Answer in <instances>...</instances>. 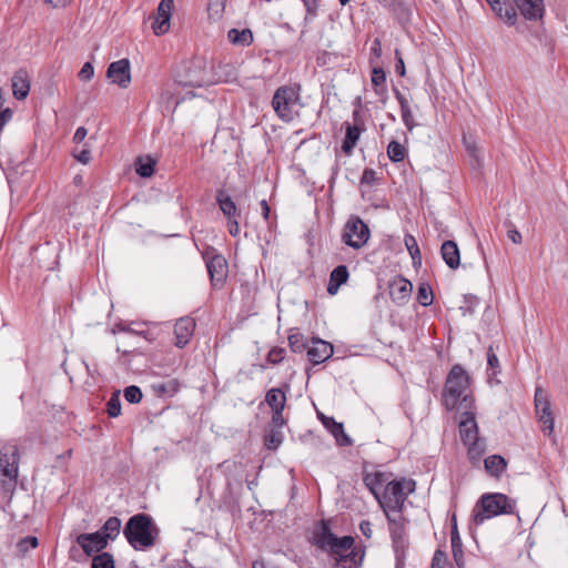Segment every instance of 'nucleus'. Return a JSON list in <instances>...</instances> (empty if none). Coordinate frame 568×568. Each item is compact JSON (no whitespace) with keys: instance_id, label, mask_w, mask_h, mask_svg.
<instances>
[{"instance_id":"60","label":"nucleus","mask_w":568,"mask_h":568,"mask_svg":"<svg viewBox=\"0 0 568 568\" xmlns=\"http://www.w3.org/2000/svg\"><path fill=\"white\" fill-rule=\"evenodd\" d=\"M306 7V10L311 14H315V10L317 7V0H303Z\"/></svg>"},{"instance_id":"10","label":"nucleus","mask_w":568,"mask_h":568,"mask_svg":"<svg viewBox=\"0 0 568 568\" xmlns=\"http://www.w3.org/2000/svg\"><path fill=\"white\" fill-rule=\"evenodd\" d=\"M535 406L537 415L539 417V422L542 424V430L548 432V434L550 435L554 432L555 423L550 409V404L541 388L536 389Z\"/></svg>"},{"instance_id":"57","label":"nucleus","mask_w":568,"mask_h":568,"mask_svg":"<svg viewBox=\"0 0 568 568\" xmlns=\"http://www.w3.org/2000/svg\"><path fill=\"white\" fill-rule=\"evenodd\" d=\"M87 134H88V130L83 126H80L77 129V131L73 135V141L77 143H80L85 139Z\"/></svg>"},{"instance_id":"44","label":"nucleus","mask_w":568,"mask_h":568,"mask_svg":"<svg viewBox=\"0 0 568 568\" xmlns=\"http://www.w3.org/2000/svg\"><path fill=\"white\" fill-rule=\"evenodd\" d=\"M124 398L131 404L140 403L142 399V392L138 386H129L124 389Z\"/></svg>"},{"instance_id":"55","label":"nucleus","mask_w":568,"mask_h":568,"mask_svg":"<svg viewBox=\"0 0 568 568\" xmlns=\"http://www.w3.org/2000/svg\"><path fill=\"white\" fill-rule=\"evenodd\" d=\"M359 529H361V532L366 537V538H371L372 537V534H373V529H372V524L367 520H363L361 524H359Z\"/></svg>"},{"instance_id":"6","label":"nucleus","mask_w":568,"mask_h":568,"mask_svg":"<svg viewBox=\"0 0 568 568\" xmlns=\"http://www.w3.org/2000/svg\"><path fill=\"white\" fill-rule=\"evenodd\" d=\"M19 471V455L16 445H3L0 448V481L9 489L17 483Z\"/></svg>"},{"instance_id":"39","label":"nucleus","mask_w":568,"mask_h":568,"mask_svg":"<svg viewBox=\"0 0 568 568\" xmlns=\"http://www.w3.org/2000/svg\"><path fill=\"white\" fill-rule=\"evenodd\" d=\"M92 568H114L113 557L109 552L97 555L92 560Z\"/></svg>"},{"instance_id":"48","label":"nucleus","mask_w":568,"mask_h":568,"mask_svg":"<svg viewBox=\"0 0 568 568\" xmlns=\"http://www.w3.org/2000/svg\"><path fill=\"white\" fill-rule=\"evenodd\" d=\"M285 349L281 347H274L267 355V361L272 364H278L284 359Z\"/></svg>"},{"instance_id":"21","label":"nucleus","mask_w":568,"mask_h":568,"mask_svg":"<svg viewBox=\"0 0 568 568\" xmlns=\"http://www.w3.org/2000/svg\"><path fill=\"white\" fill-rule=\"evenodd\" d=\"M30 91V80L27 71L19 70L12 78V93L16 99L23 100Z\"/></svg>"},{"instance_id":"18","label":"nucleus","mask_w":568,"mask_h":568,"mask_svg":"<svg viewBox=\"0 0 568 568\" xmlns=\"http://www.w3.org/2000/svg\"><path fill=\"white\" fill-rule=\"evenodd\" d=\"M412 291V283L404 277L395 278L389 285L390 297L397 303H405L410 296Z\"/></svg>"},{"instance_id":"59","label":"nucleus","mask_w":568,"mask_h":568,"mask_svg":"<svg viewBox=\"0 0 568 568\" xmlns=\"http://www.w3.org/2000/svg\"><path fill=\"white\" fill-rule=\"evenodd\" d=\"M11 115L12 112L10 109L0 111V131L2 130L3 125L11 119Z\"/></svg>"},{"instance_id":"36","label":"nucleus","mask_w":568,"mask_h":568,"mask_svg":"<svg viewBox=\"0 0 568 568\" xmlns=\"http://www.w3.org/2000/svg\"><path fill=\"white\" fill-rule=\"evenodd\" d=\"M387 155L393 162H400L406 155V150L399 142L392 141L387 146Z\"/></svg>"},{"instance_id":"30","label":"nucleus","mask_w":568,"mask_h":568,"mask_svg":"<svg viewBox=\"0 0 568 568\" xmlns=\"http://www.w3.org/2000/svg\"><path fill=\"white\" fill-rule=\"evenodd\" d=\"M216 201L223 214L227 219H234L237 212L236 205L224 191H220L216 196Z\"/></svg>"},{"instance_id":"38","label":"nucleus","mask_w":568,"mask_h":568,"mask_svg":"<svg viewBox=\"0 0 568 568\" xmlns=\"http://www.w3.org/2000/svg\"><path fill=\"white\" fill-rule=\"evenodd\" d=\"M155 162L152 159H146L145 161L139 159L136 163V173L142 178H150L154 172Z\"/></svg>"},{"instance_id":"62","label":"nucleus","mask_w":568,"mask_h":568,"mask_svg":"<svg viewBox=\"0 0 568 568\" xmlns=\"http://www.w3.org/2000/svg\"><path fill=\"white\" fill-rule=\"evenodd\" d=\"M341 285H336L335 282H332L329 280V283H328V286H327V292L331 294V295H334L337 293L338 288H339Z\"/></svg>"},{"instance_id":"32","label":"nucleus","mask_w":568,"mask_h":568,"mask_svg":"<svg viewBox=\"0 0 568 568\" xmlns=\"http://www.w3.org/2000/svg\"><path fill=\"white\" fill-rule=\"evenodd\" d=\"M359 135H361V130L357 126L347 124L345 139H344L343 145H342V150L346 154L352 153L354 146L356 145V143L359 139Z\"/></svg>"},{"instance_id":"4","label":"nucleus","mask_w":568,"mask_h":568,"mask_svg":"<svg viewBox=\"0 0 568 568\" xmlns=\"http://www.w3.org/2000/svg\"><path fill=\"white\" fill-rule=\"evenodd\" d=\"M515 504L504 494H486L481 496L479 503L474 509V521L477 525L483 524L486 519L501 515L513 514Z\"/></svg>"},{"instance_id":"23","label":"nucleus","mask_w":568,"mask_h":568,"mask_svg":"<svg viewBox=\"0 0 568 568\" xmlns=\"http://www.w3.org/2000/svg\"><path fill=\"white\" fill-rule=\"evenodd\" d=\"M442 256L448 267L456 270L460 264V254L454 241H445L442 244Z\"/></svg>"},{"instance_id":"47","label":"nucleus","mask_w":568,"mask_h":568,"mask_svg":"<svg viewBox=\"0 0 568 568\" xmlns=\"http://www.w3.org/2000/svg\"><path fill=\"white\" fill-rule=\"evenodd\" d=\"M38 546V538L34 537V536H28L23 539H21L18 544H17V547H18V550L21 552V554H24L27 552L29 549H33Z\"/></svg>"},{"instance_id":"9","label":"nucleus","mask_w":568,"mask_h":568,"mask_svg":"<svg viewBox=\"0 0 568 568\" xmlns=\"http://www.w3.org/2000/svg\"><path fill=\"white\" fill-rule=\"evenodd\" d=\"M458 413V428L464 444L477 439L478 425L476 422V407L470 409L456 410Z\"/></svg>"},{"instance_id":"49","label":"nucleus","mask_w":568,"mask_h":568,"mask_svg":"<svg viewBox=\"0 0 568 568\" xmlns=\"http://www.w3.org/2000/svg\"><path fill=\"white\" fill-rule=\"evenodd\" d=\"M78 75H79L80 80H82V81H90L94 75V68H93L92 63L85 62L82 65Z\"/></svg>"},{"instance_id":"1","label":"nucleus","mask_w":568,"mask_h":568,"mask_svg":"<svg viewBox=\"0 0 568 568\" xmlns=\"http://www.w3.org/2000/svg\"><path fill=\"white\" fill-rule=\"evenodd\" d=\"M471 378L466 369L455 364L445 381L442 403L447 410L475 408V398L470 392Z\"/></svg>"},{"instance_id":"42","label":"nucleus","mask_w":568,"mask_h":568,"mask_svg":"<svg viewBox=\"0 0 568 568\" xmlns=\"http://www.w3.org/2000/svg\"><path fill=\"white\" fill-rule=\"evenodd\" d=\"M347 278H348V271L345 265H338L337 267H335L333 270V272L331 273V277H329V280L332 282H335L336 285H342V284L346 283Z\"/></svg>"},{"instance_id":"33","label":"nucleus","mask_w":568,"mask_h":568,"mask_svg":"<svg viewBox=\"0 0 568 568\" xmlns=\"http://www.w3.org/2000/svg\"><path fill=\"white\" fill-rule=\"evenodd\" d=\"M384 474L383 473H369L364 476V484L369 489V491L375 496L378 500L381 497L378 494V488L384 484Z\"/></svg>"},{"instance_id":"41","label":"nucleus","mask_w":568,"mask_h":568,"mask_svg":"<svg viewBox=\"0 0 568 568\" xmlns=\"http://www.w3.org/2000/svg\"><path fill=\"white\" fill-rule=\"evenodd\" d=\"M226 0H210L207 4V11L211 18L220 19L224 11Z\"/></svg>"},{"instance_id":"5","label":"nucleus","mask_w":568,"mask_h":568,"mask_svg":"<svg viewBox=\"0 0 568 568\" xmlns=\"http://www.w3.org/2000/svg\"><path fill=\"white\" fill-rule=\"evenodd\" d=\"M415 486L416 484L413 479L402 478L389 481L383 495L378 498L381 507L386 514L388 511H400L406 497L415 490Z\"/></svg>"},{"instance_id":"25","label":"nucleus","mask_w":568,"mask_h":568,"mask_svg":"<svg viewBox=\"0 0 568 568\" xmlns=\"http://www.w3.org/2000/svg\"><path fill=\"white\" fill-rule=\"evenodd\" d=\"M486 471L494 476L499 477L506 469L507 463L504 457L499 455H491L484 460Z\"/></svg>"},{"instance_id":"56","label":"nucleus","mask_w":568,"mask_h":568,"mask_svg":"<svg viewBox=\"0 0 568 568\" xmlns=\"http://www.w3.org/2000/svg\"><path fill=\"white\" fill-rule=\"evenodd\" d=\"M507 236L514 244H520L523 242V236L516 229L509 230Z\"/></svg>"},{"instance_id":"53","label":"nucleus","mask_w":568,"mask_h":568,"mask_svg":"<svg viewBox=\"0 0 568 568\" xmlns=\"http://www.w3.org/2000/svg\"><path fill=\"white\" fill-rule=\"evenodd\" d=\"M395 55H396V59H397V63H396V72L400 75V77H404L405 75V64H404V60L403 58L400 57V53H399V50H395Z\"/></svg>"},{"instance_id":"20","label":"nucleus","mask_w":568,"mask_h":568,"mask_svg":"<svg viewBox=\"0 0 568 568\" xmlns=\"http://www.w3.org/2000/svg\"><path fill=\"white\" fill-rule=\"evenodd\" d=\"M323 425L331 432L335 437L336 442L341 446H351L353 444L351 437L344 432L342 423H337L333 417L321 415Z\"/></svg>"},{"instance_id":"26","label":"nucleus","mask_w":568,"mask_h":568,"mask_svg":"<svg viewBox=\"0 0 568 568\" xmlns=\"http://www.w3.org/2000/svg\"><path fill=\"white\" fill-rule=\"evenodd\" d=\"M396 99L398 100L399 105H400V113H402L403 122H404L405 126L409 131H412L415 128L416 123L414 120V115H413L409 102L399 91H396Z\"/></svg>"},{"instance_id":"16","label":"nucleus","mask_w":568,"mask_h":568,"mask_svg":"<svg viewBox=\"0 0 568 568\" xmlns=\"http://www.w3.org/2000/svg\"><path fill=\"white\" fill-rule=\"evenodd\" d=\"M333 346L322 339H313L312 345L307 347L308 359L314 364H321L333 355Z\"/></svg>"},{"instance_id":"37","label":"nucleus","mask_w":568,"mask_h":568,"mask_svg":"<svg viewBox=\"0 0 568 568\" xmlns=\"http://www.w3.org/2000/svg\"><path fill=\"white\" fill-rule=\"evenodd\" d=\"M433 300H434V295H433L432 287L426 283L420 284L418 287V291H417V301L423 306H428L433 303Z\"/></svg>"},{"instance_id":"45","label":"nucleus","mask_w":568,"mask_h":568,"mask_svg":"<svg viewBox=\"0 0 568 568\" xmlns=\"http://www.w3.org/2000/svg\"><path fill=\"white\" fill-rule=\"evenodd\" d=\"M430 568H452L448 562L447 555L442 550H436L433 557Z\"/></svg>"},{"instance_id":"19","label":"nucleus","mask_w":568,"mask_h":568,"mask_svg":"<svg viewBox=\"0 0 568 568\" xmlns=\"http://www.w3.org/2000/svg\"><path fill=\"white\" fill-rule=\"evenodd\" d=\"M521 14L529 20H537L542 17V0H513Z\"/></svg>"},{"instance_id":"8","label":"nucleus","mask_w":568,"mask_h":568,"mask_svg":"<svg viewBox=\"0 0 568 568\" xmlns=\"http://www.w3.org/2000/svg\"><path fill=\"white\" fill-rule=\"evenodd\" d=\"M343 242L353 248L363 247L369 239V229L358 216H352L345 224Z\"/></svg>"},{"instance_id":"7","label":"nucleus","mask_w":568,"mask_h":568,"mask_svg":"<svg viewBox=\"0 0 568 568\" xmlns=\"http://www.w3.org/2000/svg\"><path fill=\"white\" fill-rule=\"evenodd\" d=\"M315 545L321 549L329 551V554H339L345 551L353 546L354 538L351 536H344L342 538L336 537L326 524H322L320 530L314 536Z\"/></svg>"},{"instance_id":"35","label":"nucleus","mask_w":568,"mask_h":568,"mask_svg":"<svg viewBox=\"0 0 568 568\" xmlns=\"http://www.w3.org/2000/svg\"><path fill=\"white\" fill-rule=\"evenodd\" d=\"M386 74L382 68L375 67L372 71V84L376 93L382 94L385 92Z\"/></svg>"},{"instance_id":"63","label":"nucleus","mask_w":568,"mask_h":568,"mask_svg":"<svg viewBox=\"0 0 568 568\" xmlns=\"http://www.w3.org/2000/svg\"><path fill=\"white\" fill-rule=\"evenodd\" d=\"M280 443H281V440L275 438V435H272L270 440H268L267 447L268 448H276L280 445Z\"/></svg>"},{"instance_id":"51","label":"nucleus","mask_w":568,"mask_h":568,"mask_svg":"<svg viewBox=\"0 0 568 568\" xmlns=\"http://www.w3.org/2000/svg\"><path fill=\"white\" fill-rule=\"evenodd\" d=\"M75 159L82 164H88L91 161V152L90 150H82L79 153L74 154Z\"/></svg>"},{"instance_id":"22","label":"nucleus","mask_w":568,"mask_h":568,"mask_svg":"<svg viewBox=\"0 0 568 568\" xmlns=\"http://www.w3.org/2000/svg\"><path fill=\"white\" fill-rule=\"evenodd\" d=\"M493 11L509 26L517 21V11L513 6H506L501 0H487Z\"/></svg>"},{"instance_id":"43","label":"nucleus","mask_w":568,"mask_h":568,"mask_svg":"<svg viewBox=\"0 0 568 568\" xmlns=\"http://www.w3.org/2000/svg\"><path fill=\"white\" fill-rule=\"evenodd\" d=\"M106 412L110 417H118L121 414V402L119 393H114L106 404Z\"/></svg>"},{"instance_id":"2","label":"nucleus","mask_w":568,"mask_h":568,"mask_svg":"<svg viewBox=\"0 0 568 568\" xmlns=\"http://www.w3.org/2000/svg\"><path fill=\"white\" fill-rule=\"evenodd\" d=\"M123 534L135 550H143L154 545L158 528L148 515L138 514L129 519Z\"/></svg>"},{"instance_id":"24","label":"nucleus","mask_w":568,"mask_h":568,"mask_svg":"<svg viewBox=\"0 0 568 568\" xmlns=\"http://www.w3.org/2000/svg\"><path fill=\"white\" fill-rule=\"evenodd\" d=\"M450 541H452V550H453L454 560L459 568H463L465 566L464 554H463V544H462V539L458 534L455 516H453V528H452V532H450Z\"/></svg>"},{"instance_id":"14","label":"nucleus","mask_w":568,"mask_h":568,"mask_svg":"<svg viewBox=\"0 0 568 568\" xmlns=\"http://www.w3.org/2000/svg\"><path fill=\"white\" fill-rule=\"evenodd\" d=\"M195 322L192 317L185 316L176 321L174 325L175 346L184 347L193 336Z\"/></svg>"},{"instance_id":"54","label":"nucleus","mask_w":568,"mask_h":568,"mask_svg":"<svg viewBox=\"0 0 568 568\" xmlns=\"http://www.w3.org/2000/svg\"><path fill=\"white\" fill-rule=\"evenodd\" d=\"M272 423L276 427H282L285 423L283 418V410H273Z\"/></svg>"},{"instance_id":"11","label":"nucleus","mask_w":568,"mask_h":568,"mask_svg":"<svg viewBox=\"0 0 568 568\" xmlns=\"http://www.w3.org/2000/svg\"><path fill=\"white\" fill-rule=\"evenodd\" d=\"M106 77L112 83L118 84L120 88H128L131 83L130 62L128 59H121L112 62L106 71Z\"/></svg>"},{"instance_id":"61","label":"nucleus","mask_w":568,"mask_h":568,"mask_svg":"<svg viewBox=\"0 0 568 568\" xmlns=\"http://www.w3.org/2000/svg\"><path fill=\"white\" fill-rule=\"evenodd\" d=\"M47 3L51 4L54 8L63 7L71 2L72 0H45Z\"/></svg>"},{"instance_id":"13","label":"nucleus","mask_w":568,"mask_h":568,"mask_svg":"<svg viewBox=\"0 0 568 568\" xmlns=\"http://www.w3.org/2000/svg\"><path fill=\"white\" fill-rule=\"evenodd\" d=\"M77 544L83 549L87 555H92L104 549L108 545L101 531L92 534H81L77 537Z\"/></svg>"},{"instance_id":"52","label":"nucleus","mask_w":568,"mask_h":568,"mask_svg":"<svg viewBox=\"0 0 568 568\" xmlns=\"http://www.w3.org/2000/svg\"><path fill=\"white\" fill-rule=\"evenodd\" d=\"M227 229H229V232L232 236H237L239 233H240V225H239V222L234 217V219H229V223H227Z\"/></svg>"},{"instance_id":"40","label":"nucleus","mask_w":568,"mask_h":568,"mask_svg":"<svg viewBox=\"0 0 568 568\" xmlns=\"http://www.w3.org/2000/svg\"><path fill=\"white\" fill-rule=\"evenodd\" d=\"M404 241L414 263H416V260L420 263L422 256L416 239L413 235H406Z\"/></svg>"},{"instance_id":"34","label":"nucleus","mask_w":568,"mask_h":568,"mask_svg":"<svg viewBox=\"0 0 568 568\" xmlns=\"http://www.w3.org/2000/svg\"><path fill=\"white\" fill-rule=\"evenodd\" d=\"M121 530V520L118 517H110L101 528L102 536L108 541L115 539Z\"/></svg>"},{"instance_id":"17","label":"nucleus","mask_w":568,"mask_h":568,"mask_svg":"<svg viewBox=\"0 0 568 568\" xmlns=\"http://www.w3.org/2000/svg\"><path fill=\"white\" fill-rule=\"evenodd\" d=\"M334 564L332 568H359L362 557L356 551L354 545L339 554H332Z\"/></svg>"},{"instance_id":"31","label":"nucleus","mask_w":568,"mask_h":568,"mask_svg":"<svg viewBox=\"0 0 568 568\" xmlns=\"http://www.w3.org/2000/svg\"><path fill=\"white\" fill-rule=\"evenodd\" d=\"M468 448V457L473 465H477L486 450L485 440L477 438L465 444Z\"/></svg>"},{"instance_id":"27","label":"nucleus","mask_w":568,"mask_h":568,"mask_svg":"<svg viewBox=\"0 0 568 568\" xmlns=\"http://www.w3.org/2000/svg\"><path fill=\"white\" fill-rule=\"evenodd\" d=\"M231 43L240 47H248L253 42V33L250 29H231L227 33Z\"/></svg>"},{"instance_id":"3","label":"nucleus","mask_w":568,"mask_h":568,"mask_svg":"<svg viewBox=\"0 0 568 568\" xmlns=\"http://www.w3.org/2000/svg\"><path fill=\"white\" fill-rule=\"evenodd\" d=\"M301 105L300 89L293 85L280 87L272 99L273 110L283 122L293 121Z\"/></svg>"},{"instance_id":"58","label":"nucleus","mask_w":568,"mask_h":568,"mask_svg":"<svg viewBox=\"0 0 568 568\" xmlns=\"http://www.w3.org/2000/svg\"><path fill=\"white\" fill-rule=\"evenodd\" d=\"M371 52L375 58H379L382 55V43L379 39H375L373 41Z\"/></svg>"},{"instance_id":"28","label":"nucleus","mask_w":568,"mask_h":568,"mask_svg":"<svg viewBox=\"0 0 568 568\" xmlns=\"http://www.w3.org/2000/svg\"><path fill=\"white\" fill-rule=\"evenodd\" d=\"M265 402L272 410H284L286 404L285 393L280 388H271L266 393Z\"/></svg>"},{"instance_id":"12","label":"nucleus","mask_w":568,"mask_h":568,"mask_svg":"<svg viewBox=\"0 0 568 568\" xmlns=\"http://www.w3.org/2000/svg\"><path fill=\"white\" fill-rule=\"evenodd\" d=\"M173 7L174 0H162L160 2L152 24V29L156 36H162L169 31Z\"/></svg>"},{"instance_id":"46","label":"nucleus","mask_w":568,"mask_h":568,"mask_svg":"<svg viewBox=\"0 0 568 568\" xmlns=\"http://www.w3.org/2000/svg\"><path fill=\"white\" fill-rule=\"evenodd\" d=\"M288 343L293 352H302L306 348L304 336L300 333L291 334L288 336Z\"/></svg>"},{"instance_id":"15","label":"nucleus","mask_w":568,"mask_h":568,"mask_svg":"<svg viewBox=\"0 0 568 568\" xmlns=\"http://www.w3.org/2000/svg\"><path fill=\"white\" fill-rule=\"evenodd\" d=\"M213 286H222L227 276V262L222 255H214L206 264Z\"/></svg>"},{"instance_id":"64","label":"nucleus","mask_w":568,"mask_h":568,"mask_svg":"<svg viewBox=\"0 0 568 568\" xmlns=\"http://www.w3.org/2000/svg\"><path fill=\"white\" fill-rule=\"evenodd\" d=\"M374 178V171L373 170H365L362 176V180L365 182H368L371 179Z\"/></svg>"},{"instance_id":"50","label":"nucleus","mask_w":568,"mask_h":568,"mask_svg":"<svg viewBox=\"0 0 568 568\" xmlns=\"http://www.w3.org/2000/svg\"><path fill=\"white\" fill-rule=\"evenodd\" d=\"M487 363H488V366L491 368H496L499 366L498 357L494 353L491 346L488 348V352H487Z\"/></svg>"},{"instance_id":"29","label":"nucleus","mask_w":568,"mask_h":568,"mask_svg":"<svg viewBox=\"0 0 568 568\" xmlns=\"http://www.w3.org/2000/svg\"><path fill=\"white\" fill-rule=\"evenodd\" d=\"M211 82L205 62L199 60V72L196 75L183 81L184 85L201 88Z\"/></svg>"}]
</instances>
